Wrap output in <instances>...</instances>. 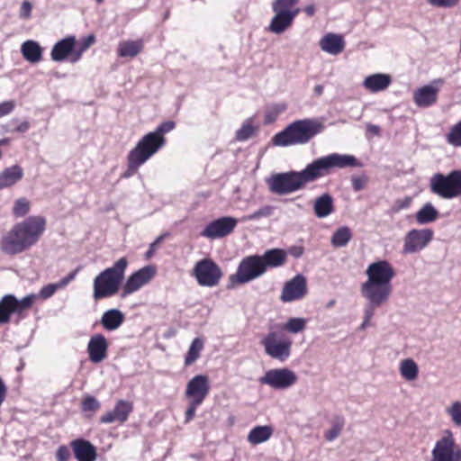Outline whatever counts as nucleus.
<instances>
[{
  "mask_svg": "<svg viewBox=\"0 0 461 461\" xmlns=\"http://www.w3.org/2000/svg\"><path fill=\"white\" fill-rule=\"evenodd\" d=\"M175 126L174 122L167 121L160 123L154 131L145 134L129 151L127 168L121 176L130 178L137 174L139 168L165 145V134L171 131Z\"/></svg>",
  "mask_w": 461,
  "mask_h": 461,
  "instance_id": "20e7f679",
  "label": "nucleus"
},
{
  "mask_svg": "<svg viewBox=\"0 0 461 461\" xmlns=\"http://www.w3.org/2000/svg\"><path fill=\"white\" fill-rule=\"evenodd\" d=\"M433 230L430 229H412L404 237L402 252L412 254L422 250L433 239Z\"/></svg>",
  "mask_w": 461,
  "mask_h": 461,
  "instance_id": "2eb2a0df",
  "label": "nucleus"
},
{
  "mask_svg": "<svg viewBox=\"0 0 461 461\" xmlns=\"http://www.w3.org/2000/svg\"><path fill=\"white\" fill-rule=\"evenodd\" d=\"M345 425L344 418L336 416L332 422V427L325 432L324 438L327 441H333L339 436Z\"/></svg>",
  "mask_w": 461,
  "mask_h": 461,
  "instance_id": "a19ab883",
  "label": "nucleus"
},
{
  "mask_svg": "<svg viewBox=\"0 0 461 461\" xmlns=\"http://www.w3.org/2000/svg\"><path fill=\"white\" fill-rule=\"evenodd\" d=\"M32 10V4L27 0L23 1L20 7V13H19L20 17L24 20L31 18Z\"/></svg>",
  "mask_w": 461,
  "mask_h": 461,
  "instance_id": "864d4df0",
  "label": "nucleus"
},
{
  "mask_svg": "<svg viewBox=\"0 0 461 461\" xmlns=\"http://www.w3.org/2000/svg\"><path fill=\"white\" fill-rule=\"evenodd\" d=\"M210 390V379L206 375H196L187 382L185 390V397L188 401L185 412V424L194 420L197 407L207 398Z\"/></svg>",
  "mask_w": 461,
  "mask_h": 461,
  "instance_id": "0eeeda50",
  "label": "nucleus"
},
{
  "mask_svg": "<svg viewBox=\"0 0 461 461\" xmlns=\"http://www.w3.org/2000/svg\"><path fill=\"white\" fill-rule=\"evenodd\" d=\"M295 373L288 368H276L266 372L260 382L276 390L287 389L297 382Z\"/></svg>",
  "mask_w": 461,
  "mask_h": 461,
  "instance_id": "4468645a",
  "label": "nucleus"
},
{
  "mask_svg": "<svg viewBox=\"0 0 461 461\" xmlns=\"http://www.w3.org/2000/svg\"><path fill=\"white\" fill-rule=\"evenodd\" d=\"M30 210L31 202L27 198L22 197L14 201L12 213L15 218H23L30 212Z\"/></svg>",
  "mask_w": 461,
  "mask_h": 461,
  "instance_id": "ea45409f",
  "label": "nucleus"
},
{
  "mask_svg": "<svg viewBox=\"0 0 461 461\" xmlns=\"http://www.w3.org/2000/svg\"><path fill=\"white\" fill-rule=\"evenodd\" d=\"M307 294L306 279L302 275H297L287 281L282 290L280 300L284 303L297 301Z\"/></svg>",
  "mask_w": 461,
  "mask_h": 461,
  "instance_id": "6ab92c4d",
  "label": "nucleus"
},
{
  "mask_svg": "<svg viewBox=\"0 0 461 461\" xmlns=\"http://www.w3.org/2000/svg\"><path fill=\"white\" fill-rule=\"evenodd\" d=\"M124 314L118 309H110L104 312L101 318V324L106 330H115L123 322Z\"/></svg>",
  "mask_w": 461,
  "mask_h": 461,
  "instance_id": "cd10ccee",
  "label": "nucleus"
},
{
  "mask_svg": "<svg viewBox=\"0 0 461 461\" xmlns=\"http://www.w3.org/2000/svg\"><path fill=\"white\" fill-rule=\"evenodd\" d=\"M445 84L442 77L436 78L430 84L416 89L413 93V101L419 107H429L438 102L440 87Z\"/></svg>",
  "mask_w": 461,
  "mask_h": 461,
  "instance_id": "dca6fc26",
  "label": "nucleus"
},
{
  "mask_svg": "<svg viewBox=\"0 0 461 461\" xmlns=\"http://www.w3.org/2000/svg\"><path fill=\"white\" fill-rule=\"evenodd\" d=\"M367 182L366 176H353L351 178L352 187L355 191H360L364 189Z\"/></svg>",
  "mask_w": 461,
  "mask_h": 461,
  "instance_id": "6e6d98bb",
  "label": "nucleus"
},
{
  "mask_svg": "<svg viewBox=\"0 0 461 461\" xmlns=\"http://www.w3.org/2000/svg\"><path fill=\"white\" fill-rule=\"evenodd\" d=\"M31 127V124L27 121H23L21 123H19L13 131L19 132V133H24L26 132Z\"/></svg>",
  "mask_w": 461,
  "mask_h": 461,
  "instance_id": "bf43d9fd",
  "label": "nucleus"
},
{
  "mask_svg": "<svg viewBox=\"0 0 461 461\" xmlns=\"http://www.w3.org/2000/svg\"><path fill=\"white\" fill-rule=\"evenodd\" d=\"M132 411V402L125 400H119L115 403L113 410L103 414L100 417L99 421L102 424H109L115 421L119 422L120 424H123L125 421H127Z\"/></svg>",
  "mask_w": 461,
  "mask_h": 461,
  "instance_id": "412c9836",
  "label": "nucleus"
},
{
  "mask_svg": "<svg viewBox=\"0 0 461 461\" xmlns=\"http://www.w3.org/2000/svg\"><path fill=\"white\" fill-rule=\"evenodd\" d=\"M438 216L435 207L428 203L424 204L416 213V221L420 224H426L437 220Z\"/></svg>",
  "mask_w": 461,
  "mask_h": 461,
  "instance_id": "c9c22d12",
  "label": "nucleus"
},
{
  "mask_svg": "<svg viewBox=\"0 0 461 461\" xmlns=\"http://www.w3.org/2000/svg\"><path fill=\"white\" fill-rule=\"evenodd\" d=\"M430 191L446 200L461 197V170H452L448 174L436 173L430 178Z\"/></svg>",
  "mask_w": 461,
  "mask_h": 461,
  "instance_id": "6e6552de",
  "label": "nucleus"
},
{
  "mask_svg": "<svg viewBox=\"0 0 461 461\" xmlns=\"http://www.w3.org/2000/svg\"><path fill=\"white\" fill-rule=\"evenodd\" d=\"M322 129L316 121L305 119L290 123L283 131L272 138L275 146L287 147L296 144H305Z\"/></svg>",
  "mask_w": 461,
  "mask_h": 461,
  "instance_id": "423d86ee",
  "label": "nucleus"
},
{
  "mask_svg": "<svg viewBox=\"0 0 461 461\" xmlns=\"http://www.w3.org/2000/svg\"><path fill=\"white\" fill-rule=\"evenodd\" d=\"M101 407L100 402L92 395H86L82 399L81 411L83 412H96Z\"/></svg>",
  "mask_w": 461,
  "mask_h": 461,
  "instance_id": "49530a36",
  "label": "nucleus"
},
{
  "mask_svg": "<svg viewBox=\"0 0 461 461\" xmlns=\"http://www.w3.org/2000/svg\"><path fill=\"white\" fill-rule=\"evenodd\" d=\"M431 454V461H461V447L456 443L449 430L437 441Z\"/></svg>",
  "mask_w": 461,
  "mask_h": 461,
  "instance_id": "ddd939ff",
  "label": "nucleus"
},
{
  "mask_svg": "<svg viewBox=\"0 0 461 461\" xmlns=\"http://www.w3.org/2000/svg\"><path fill=\"white\" fill-rule=\"evenodd\" d=\"M276 14L273 16L269 31L281 34L292 26L295 17L299 14L300 9H295L294 12H274Z\"/></svg>",
  "mask_w": 461,
  "mask_h": 461,
  "instance_id": "b1692460",
  "label": "nucleus"
},
{
  "mask_svg": "<svg viewBox=\"0 0 461 461\" xmlns=\"http://www.w3.org/2000/svg\"><path fill=\"white\" fill-rule=\"evenodd\" d=\"M156 275L154 266H146L131 274L122 286V296H127L148 284Z\"/></svg>",
  "mask_w": 461,
  "mask_h": 461,
  "instance_id": "a211bd4d",
  "label": "nucleus"
},
{
  "mask_svg": "<svg viewBox=\"0 0 461 461\" xmlns=\"http://www.w3.org/2000/svg\"><path fill=\"white\" fill-rule=\"evenodd\" d=\"M375 308L376 307H373L369 303V308L365 311V318H366L367 321H370L372 319Z\"/></svg>",
  "mask_w": 461,
  "mask_h": 461,
  "instance_id": "680f3d73",
  "label": "nucleus"
},
{
  "mask_svg": "<svg viewBox=\"0 0 461 461\" xmlns=\"http://www.w3.org/2000/svg\"><path fill=\"white\" fill-rule=\"evenodd\" d=\"M391 83L390 75L376 73L366 77L363 81V86L371 93H377L385 90Z\"/></svg>",
  "mask_w": 461,
  "mask_h": 461,
  "instance_id": "bb28decb",
  "label": "nucleus"
},
{
  "mask_svg": "<svg viewBox=\"0 0 461 461\" xmlns=\"http://www.w3.org/2000/svg\"><path fill=\"white\" fill-rule=\"evenodd\" d=\"M321 49L331 55H339L345 49V40L342 35L336 33L325 34L319 42Z\"/></svg>",
  "mask_w": 461,
  "mask_h": 461,
  "instance_id": "393cba45",
  "label": "nucleus"
},
{
  "mask_svg": "<svg viewBox=\"0 0 461 461\" xmlns=\"http://www.w3.org/2000/svg\"><path fill=\"white\" fill-rule=\"evenodd\" d=\"M400 374L407 381H413L418 377L419 368L411 358H406L401 362Z\"/></svg>",
  "mask_w": 461,
  "mask_h": 461,
  "instance_id": "e433bc0d",
  "label": "nucleus"
},
{
  "mask_svg": "<svg viewBox=\"0 0 461 461\" xmlns=\"http://www.w3.org/2000/svg\"><path fill=\"white\" fill-rule=\"evenodd\" d=\"M144 49V42L141 39L136 41H122L118 44L117 53L122 58H134Z\"/></svg>",
  "mask_w": 461,
  "mask_h": 461,
  "instance_id": "c85d7f7f",
  "label": "nucleus"
},
{
  "mask_svg": "<svg viewBox=\"0 0 461 461\" xmlns=\"http://www.w3.org/2000/svg\"><path fill=\"white\" fill-rule=\"evenodd\" d=\"M447 141L454 147H461V120L451 127L447 134Z\"/></svg>",
  "mask_w": 461,
  "mask_h": 461,
  "instance_id": "a18cd8bd",
  "label": "nucleus"
},
{
  "mask_svg": "<svg viewBox=\"0 0 461 461\" xmlns=\"http://www.w3.org/2000/svg\"><path fill=\"white\" fill-rule=\"evenodd\" d=\"M412 198L411 196H405L402 199H398L394 202L393 211L398 212L402 210L407 209L411 206Z\"/></svg>",
  "mask_w": 461,
  "mask_h": 461,
  "instance_id": "3c124183",
  "label": "nucleus"
},
{
  "mask_svg": "<svg viewBox=\"0 0 461 461\" xmlns=\"http://www.w3.org/2000/svg\"><path fill=\"white\" fill-rule=\"evenodd\" d=\"M367 279L361 285V294L373 307H379L387 303L392 291V280L395 270L387 260L371 263L366 270Z\"/></svg>",
  "mask_w": 461,
  "mask_h": 461,
  "instance_id": "7ed1b4c3",
  "label": "nucleus"
},
{
  "mask_svg": "<svg viewBox=\"0 0 461 461\" xmlns=\"http://www.w3.org/2000/svg\"><path fill=\"white\" fill-rule=\"evenodd\" d=\"M369 321H367V319H366V318H365V320H364V321H363V323H362V325H361V328H362V329H365V328L369 324Z\"/></svg>",
  "mask_w": 461,
  "mask_h": 461,
  "instance_id": "69168bd1",
  "label": "nucleus"
},
{
  "mask_svg": "<svg viewBox=\"0 0 461 461\" xmlns=\"http://www.w3.org/2000/svg\"><path fill=\"white\" fill-rule=\"evenodd\" d=\"M304 252V249L302 246H293L288 249V253L294 258H300Z\"/></svg>",
  "mask_w": 461,
  "mask_h": 461,
  "instance_id": "13d9d810",
  "label": "nucleus"
},
{
  "mask_svg": "<svg viewBox=\"0 0 461 461\" xmlns=\"http://www.w3.org/2000/svg\"><path fill=\"white\" fill-rule=\"evenodd\" d=\"M299 3V0H274L272 3L273 12H294L295 9H299L295 5Z\"/></svg>",
  "mask_w": 461,
  "mask_h": 461,
  "instance_id": "c03bdc74",
  "label": "nucleus"
},
{
  "mask_svg": "<svg viewBox=\"0 0 461 461\" xmlns=\"http://www.w3.org/2000/svg\"><path fill=\"white\" fill-rule=\"evenodd\" d=\"M76 43L75 36H68L59 41L54 44L50 51L51 59L56 62H62L68 59L71 63H76L77 61H73Z\"/></svg>",
  "mask_w": 461,
  "mask_h": 461,
  "instance_id": "aec40b11",
  "label": "nucleus"
},
{
  "mask_svg": "<svg viewBox=\"0 0 461 461\" xmlns=\"http://www.w3.org/2000/svg\"><path fill=\"white\" fill-rule=\"evenodd\" d=\"M238 221L230 216H224L211 221L201 232V236L214 240L230 234L236 228Z\"/></svg>",
  "mask_w": 461,
  "mask_h": 461,
  "instance_id": "f3484780",
  "label": "nucleus"
},
{
  "mask_svg": "<svg viewBox=\"0 0 461 461\" xmlns=\"http://www.w3.org/2000/svg\"><path fill=\"white\" fill-rule=\"evenodd\" d=\"M192 275L199 285L214 287L220 284L223 274L216 262L210 258H204L195 263Z\"/></svg>",
  "mask_w": 461,
  "mask_h": 461,
  "instance_id": "f8f14e48",
  "label": "nucleus"
},
{
  "mask_svg": "<svg viewBox=\"0 0 461 461\" xmlns=\"http://www.w3.org/2000/svg\"><path fill=\"white\" fill-rule=\"evenodd\" d=\"M204 347V340L202 338H195L185 356V366L193 365L201 356Z\"/></svg>",
  "mask_w": 461,
  "mask_h": 461,
  "instance_id": "f704fd0d",
  "label": "nucleus"
},
{
  "mask_svg": "<svg viewBox=\"0 0 461 461\" xmlns=\"http://www.w3.org/2000/svg\"><path fill=\"white\" fill-rule=\"evenodd\" d=\"M352 238V232L348 227L339 228L331 237V244L340 248L346 246Z\"/></svg>",
  "mask_w": 461,
  "mask_h": 461,
  "instance_id": "4c0bfd02",
  "label": "nucleus"
},
{
  "mask_svg": "<svg viewBox=\"0 0 461 461\" xmlns=\"http://www.w3.org/2000/svg\"><path fill=\"white\" fill-rule=\"evenodd\" d=\"M79 268H76L74 271L69 273L67 276L61 278L58 283L56 284H49L47 285H44L41 291H40V297L41 299H49L51 297L58 289L64 288L67 286L71 281H73L78 273Z\"/></svg>",
  "mask_w": 461,
  "mask_h": 461,
  "instance_id": "c756f323",
  "label": "nucleus"
},
{
  "mask_svg": "<svg viewBox=\"0 0 461 461\" xmlns=\"http://www.w3.org/2000/svg\"><path fill=\"white\" fill-rule=\"evenodd\" d=\"M266 271L284 266L287 260V252L282 249H271L259 255Z\"/></svg>",
  "mask_w": 461,
  "mask_h": 461,
  "instance_id": "a878e982",
  "label": "nucleus"
},
{
  "mask_svg": "<svg viewBox=\"0 0 461 461\" xmlns=\"http://www.w3.org/2000/svg\"><path fill=\"white\" fill-rule=\"evenodd\" d=\"M373 131H378V127L377 126H374Z\"/></svg>",
  "mask_w": 461,
  "mask_h": 461,
  "instance_id": "774afa93",
  "label": "nucleus"
},
{
  "mask_svg": "<svg viewBox=\"0 0 461 461\" xmlns=\"http://www.w3.org/2000/svg\"><path fill=\"white\" fill-rule=\"evenodd\" d=\"M361 164L352 155L332 153L308 164L300 171H289L273 175L268 180L269 190L276 194H287L304 187L307 183L329 175L332 168L360 167Z\"/></svg>",
  "mask_w": 461,
  "mask_h": 461,
  "instance_id": "f257e3e1",
  "label": "nucleus"
},
{
  "mask_svg": "<svg viewBox=\"0 0 461 461\" xmlns=\"http://www.w3.org/2000/svg\"><path fill=\"white\" fill-rule=\"evenodd\" d=\"M258 128L253 125V120L248 119L236 131L235 139L238 141H245L250 139L257 131Z\"/></svg>",
  "mask_w": 461,
  "mask_h": 461,
  "instance_id": "58836bf2",
  "label": "nucleus"
},
{
  "mask_svg": "<svg viewBox=\"0 0 461 461\" xmlns=\"http://www.w3.org/2000/svg\"><path fill=\"white\" fill-rule=\"evenodd\" d=\"M286 110V105L285 104H275L271 106L267 107L265 113L264 122L266 124L273 123L279 114Z\"/></svg>",
  "mask_w": 461,
  "mask_h": 461,
  "instance_id": "79ce46f5",
  "label": "nucleus"
},
{
  "mask_svg": "<svg viewBox=\"0 0 461 461\" xmlns=\"http://www.w3.org/2000/svg\"><path fill=\"white\" fill-rule=\"evenodd\" d=\"M70 456V451L66 445L59 446L56 451L57 461H68Z\"/></svg>",
  "mask_w": 461,
  "mask_h": 461,
  "instance_id": "603ef678",
  "label": "nucleus"
},
{
  "mask_svg": "<svg viewBox=\"0 0 461 461\" xmlns=\"http://www.w3.org/2000/svg\"><path fill=\"white\" fill-rule=\"evenodd\" d=\"M373 131H378V127L377 126H374Z\"/></svg>",
  "mask_w": 461,
  "mask_h": 461,
  "instance_id": "338daca9",
  "label": "nucleus"
},
{
  "mask_svg": "<svg viewBox=\"0 0 461 461\" xmlns=\"http://www.w3.org/2000/svg\"><path fill=\"white\" fill-rule=\"evenodd\" d=\"M47 221L33 215L16 222L0 239V249L8 256H16L33 248L43 236Z\"/></svg>",
  "mask_w": 461,
  "mask_h": 461,
  "instance_id": "f03ea898",
  "label": "nucleus"
},
{
  "mask_svg": "<svg viewBox=\"0 0 461 461\" xmlns=\"http://www.w3.org/2000/svg\"><path fill=\"white\" fill-rule=\"evenodd\" d=\"M274 429L271 426H256L249 435L248 441L252 445H258L267 441L273 435Z\"/></svg>",
  "mask_w": 461,
  "mask_h": 461,
  "instance_id": "72a5a7b5",
  "label": "nucleus"
},
{
  "mask_svg": "<svg viewBox=\"0 0 461 461\" xmlns=\"http://www.w3.org/2000/svg\"><path fill=\"white\" fill-rule=\"evenodd\" d=\"M428 2L438 7H454L457 5L460 0H428Z\"/></svg>",
  "mask_w": 461,
  "mask_h": 461,
  "instance_id": "5fc2aeb1",
  "label": "nucleus"
},
{
  "mask_svg": "<svg viewBox=\"0 0 461 461\" xmlns=\"http://www.w3.org/2000/svg\"><path fill=\"white\" fill-rule=\"evenodd\" d=\"M69 447L77 461H95L97 449L89 440L79 438L73 439Z\"/></svg>",
  "mask_w": 461,
  "mask_h": 461,
  "instance_id": "5701e85b",
  "label": "nucleus"
},
{
  "mask_svg": "<svg viewBox=\"0 0 461 461\" xmlns=\"http://www.w3.org/2000/svg\"><path fill=\"white\" fill-rule=\"evenodd\" d=\"M35 294H29L22 300H18L13 294H6L0 300V325L10 321L12 314H17L19 318H24L26 312L32 306Z\"/></svg>",
  "mask_w": 461,
  "mask_h": 461,
  "instance_id": "9d476101",
  "label": "nucleus"
},
{
  "mask_svg": "<svg viewBox=\"0 0 461 461\" xmlns=\"http://www.w3.org/2000/svg\"><path fill=\"white\" fill-rule=\"evenodd\" d=\"M108 341L103 334L93 335L87 344V353L91 362L100 363L107 357Z\"/></svg>",
  "mask_w": 461,
  "mask_h": 461,
  "instance_id": "4be33fe9",
  "label": "nucleus"
},
{
  "mask_svg": "<svg viewBox=\"0 0 461 461\" xmlns=\"http://www.w3.org/2000/svg\"><path fill=\"white\" fill-rule=\"evenodd\" d=\"M259 255H250L243 258L235 274L230 276L232 285L249 283L263 276L267 271Z\"/></svg>",
  "mask_w": 461,
  "mask_h": 461,
  "instance_id": "1a4fd4ad",
  "label": "nucleus"
},
{
  "mask_svg": "<svg viewBox=\"0 0 461 461\" xmlns=\"http://www.w3.org/2000/svg\"><path fill=\"white\" fill-rule=\"evenodd\" d=\"M15 107L14 101H5L0 103V117L5 116L13 112Z\"/></svg>",
  "mask_w": 461,
  "mask_h": 461,
  "instance_id": "4d7b16f0",
  "label": "nucleus"
},
{
  "mask_svg": "<svg viewBox=\"0 0 461 461\" xmlns=\"http://www.w3.org/2000/svg\"><path fill=\"white\" fill-rule=\"evenodd\" d=\"M453 422L456 426H461V402H455L452 406L447 410Z\"/></svg>",
  "mask_w": 461,
  "mask_h": 461,
  "instance_id": "8fccbe9b",
  "label": "nucleus"
},
{
  "mask_svg": "<svg viewBox=\"0 0 461 461\" xmlns=\"http://www.w3.org/2000/svg\"><path fill=\"white\" fill-rule=\"evenodd\" d=\"M128 265V259L125 257L121 258L111 267L105 268L95 277L93 283L95 300L108 298L118 293Z\"/></svg>",
  "mask_w": 461,
  "mask_h": 461,
  "instance_id": "39448f33",
  "label": "nucleus"
},
{
  "mask_svg": "<svg viewBox=\"0 0 461 461\" xmlns=\"http://www.w3.org/2000/svg\"><path fill=\"white\" fill-rule=\"evenodd\" d=\"M292 343L290 338L277 331H270L261 339L266 354L282 362L290 357Z\"/></svg>",
  "mask_w": 461,
  "mask_h": 461,
  "instance_id": "9b49d317",
  "label": "nucleus"
},
{
  "mask_svg": "<svg viewBox=\"0 0 461 461\" xmlns=\"http://www.w3.org/2000/svg\"><path fill=\"white\" fill-rule=\"evenodd\" d=\"M273 212V207L269 205H266L254 212L251 214L246 215L242 218L243 221H254L258 220L263 217H268Z\"/></svg>",
  "mask_w": 461,
  "mask_h": 461,
  "instance_id": "09e8293b",
  "label": "nucleus"
},
{
  "mask_svg": "<svg viewBox=\"0 0 461 461\" xmlns=\"http://www.w3.org/2000/svg\"><path fill=\"white\" fill-rule=\"evenodd\" d=\"M95 42V37L94 34H89L88 36L81 39V41L78 43V46H76V52L74 53L73 61L80 60L83 53L86 51Z\"/></svg>",
  "mask_w": 461,
  "mask_h": 461,
  "instance_id": "37998d69",
  "label": "nucleus"
},
{
  "mask_svg": "<svg viewBox=\"0 0 461 461\" xmlns=\"http://www.w3.org/2000/svg\"><path fill=\"white\" fill-rule=\"evenodd\" d=\"M304 13L308 15V16H312L314 15L315 14V8L313 5H307L305 8H304Z\"/></svg>",
  "mask_w": 461,
  "mask_h": 461,
  "instance_id": "e2e57ef3",
  "label": "nucleus"
},
{
  "mask_svg": "<svg viewBox=\"0 0 461 461\" xmlns=\"http://www.w3.org/2000/svg\"><path fill=\"white\" fill-rule=\"evenodd\" d=\"M323 86L321 85H317L314 86V93L316 95H321L323 93Z\"/></svg>",
  "mask_w": 461,
  "mask_h": 461,
  "instance_id": "0e129e2a",
  "label": "nucleus"
},
{
  "mask_svg": "<svg viewBox=\"0 0 461 461\" xmlns=\"http://www.w3.org/2000/svg\"><path fill=\"white\" fill-rule=\"evenodd\" d=\"M23 176V168L20 166H12L5 168L0 174V190L10 187L20 181Z\"/></svg>",
  "mask_w": 461,
  "mask_h": 461,
  "instance_id": "7c9ffc66",
  "label": "nucleus"
},
{
  "mask_svg": "<svg viewBox=\"0 0 461 461\" xmlns=\"http://www.w3.org/2000/svg\"><path fill=\"white\" fill-rule=\"evenodd\" d=\"M314 213L319 218H324L334 211L333 199L330 194H323L315 200Z\"/></svg>",
  "mask_w": 461,
  "mask_h": 461,
  "instance_id": "473e14b6",
  "label": "nucleus"
},
{
  "mask_svg": "<svg viewBox=\"0 0 461 461\" xmlns=\"http://www.w3.org/2000/svg\"><path fill=\"white\" fill-rule=\"evenodd\" d=\"M21 51L23 58L31 63H37L42 59V49L34 41H24L22 44Z\"/></svg>",
  "mask_w": 461,
  "mask_h": 461,
  "instance_id": "2f4dec72",
  "label": "nucleus"
},
{
  "mask_svg": "<svg viewBox=\"0 0 461 461\" xmlns=\"http://www.w3.org/2000/svg\"><path fill=\"white\" fill-rule=\"evenodd\" d=\"M306 321L303 318H291L284 325L283 329L291 333H298L305 329Z\"/></svg>",
  "mask_w": 461,
  "mask_h": 461,
  "instance_id": "de8ad7c7",
  "label": "nucleus"
},
{
  "mask_svg": "<svg viewBox=\"0 0 461 461\" xmlns=\"http://www.w3.org/2000/svg\"><path fill=\"white\" fill-rule=\"evenodd\" d=\"M161 239H162V238H161V237H159V238H158L154 242H152V243L150 244L149 249H148V251L146 252V258H150L153 256V254H154V252H155V250H156V248H157L158 244L159 243V241L161 240Z\"/></svg>",
  "mask_w": 461,
  "mask_h": 461,
  "instance_id": "052dcab7",
  "label": "nucleus"
}]
</instances>
